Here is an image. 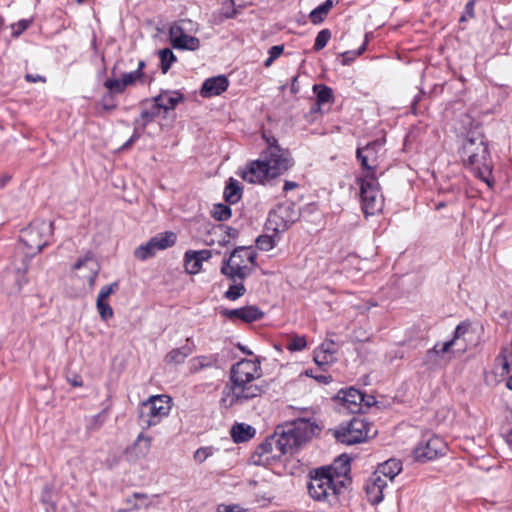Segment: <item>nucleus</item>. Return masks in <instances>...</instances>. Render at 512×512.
Segmentation results:
<instances>
[{
    "label": "nucleus",
    "instance_id": "1",
    "mask_svg": "<svg viewBox=\"0 0 512 512\" xmlns=\"http://www.w3.org/2000/svg\"><path fill=\"white\" fill-rule=\"evenodd\" d=\"M319 430L309 419H297L286 426L280 433L268 437L256 449L251 460L256 465L269 466L288 453L306 443Z\"/></svg>",
    "mask_w": 512,
    "mask_h": 512
},
{
    "label": "nucleus",
    "instance_id": "2",
    "mask_svg": "<svg viewBox=\"0 0 512 512\" xmlns=\"http://www.w3.org/2000/svg\"><path fill=\"white\" fill-rule=\"evenodd\" d=\"M260 377V365L256 360H241L232 366L230 382L222 391L221 405L224 408L242 406L262 394L254 381Z\"/></svg>",
    "mask_w": 512,
    "mask_h": 512
},
{
    "label": "nucleus",
    "instance_id": "3",
    "mask_svg": "<svg viewBox=\"0 0 512 512\" xmlns=\"http://www.w3.org/2000/svg\"><path fill=\"white\" fill-rule=\"evenodd\" d=\"M268 145L262 158L251 162L242 173V178L249 183H263L284 173L292 166V159L287 150L277 144L274 137H266Z\"/></svg>",
    "mask_w": 512,
    "mask_h": 512
},
{
    "label": "nucleus",
    "instance_id": "4",
    "mask_svg": "<svg viewBox=\"0 0 512 512\" xmlns=\"http://www.w3.org/2000/svg\"><path fill=\"white\" fill-rule=\"evenodd\" d=\"M348 472L349 462L341 458L336 460L332 467L317 469L308 485L310 496L316 501L332 503L344 485V481L337 478L346 476Z\"/></svg>",
    "mask_w": 512,
    "mask_h": 512
},
{
    "label": "nucleus",
    "instance_id": "5",
    "mask_svg": "<svg viewBox=\"0 0 512 512\" xmlns=\"http://www.w3.org/2000/svg\"><path fill=\"white\" fill-rule=\"evenodd\" d=\"M463 160L472 167L476 175L491 186V162L484 136L479 131L468 133L462 147Z\"/></svg>",
    "mask_w": 512,
    "mask_h": 512
},
{
    "label": "nucleus",
    "instance_id": "6",
    "mask_svg": "<svg viewBox=\"0 0 512 512\" xmlns=\"http://www.w3.org/2000/svg\"><path fill=\"white\" fill-rule=\"evenodd\" d=\"M257 253L252 248L238 247L223 260L221 273L233 282L243 281L256 267Z\"/></svg>",
    "mask_w": 512,
    "mask_h": 512
},
{
    "label": "nucleus",
    "instance_id": "7",
    "mask_svg": "<svg viewBox=\"0 0 512 512\" xmlns=\"http://www.w3.org/2000/svg\"><path fill=\"white\" fill-rule=\"evenodd\" d=\"M172 408V399L168 395H153L143 401L138 408V419L143 429L158 425L167 417Z\"/></svg>",
    "mask_w": 512,
    "mask_h": 512
},
{
    "label": "nucleus",
    "instance_id": "8",
    "mask_svg": "<svg viewBox=\"0 0 512 512\" xmlns=\"http://www.w3.org/2000/svg\"><path fill=\"white\" fill-rule=\"evenodd\" d=\"M362 210L365 215H375L382 211L384 198L379 183L373 174H363L358 179Z\"/></svg>",
    "mask_w": 512,
    "mask_h": 512
},
{
    "label": "nucleus",
    "instance_id": "9",
    "mask_svg": "<svg viewBox=\"0 0 512 512\" xmlns=\"http://www.w3.org/2000/svg\"><path fill=\"white\" fill-rule=\"evenodd\" d=\"M52 234L53 223L51 221L36 220L21 231L20 240L30 249L31 254H35L43 249Z\"/></svg>",
    "mask_w": 512,
    "mask_h": 512
},
{
    "label": "nucleus",
    "instance_id": "10",
    "mask_svg": "<svg viewBox=\"0 0 512 512\" xmlns=\"http://www.w3.org/2000/svg\"><path fill=\"white\" fill-rule=\"evenodd\" d=\"M376 433L373 427L363 418L353 417L348 423L342 424L334 432L337 441L352 445L365 441Z\"/></svg>",
    "mask_w": 512,
    "mask_h": 512
},
{
    "label": "nucleus",
    "instance_id": "11",
    "mask_svg": "<svg viewBox=\"0 0 512 512\" xmlns=\"http://www.w3.org/2000/svg\"><path fill=\"white\" fill-rule=\"evenodd\" d=\"M468 330V324H459L454 331L452 339L435 344L434 347L428 351V355L435 354L439 357L448 356L449 358H453L464 354L468 349V342L465 338Z\"/></svg>",
    "mask_w": 512,
    "mask_h": 512
},
{
    "label": "nucleus",
    "instance_id": "12",
    "mask_svg": "<svg viewBox=\"0 0 512 512\" xmlns=\"http://www.w3.org/2000/svg\"><path fill=\"white\" fill-rule=\"evenodd\" d=\"M297 213L290 204L278 205L272 210L266 221V230L278 235L289 228L295 222Z\"/></svg>",
    "mask_w": 512,
    "mask_h": 512
},
{
    "label": "nucleus",
    "instance_id": "13",
    "mask_svg": "<svg viewBox=\"0 0 512 512\" xmlns=\"http://www.w3.org/2000/svg\"><path fill=\"white\" fill-rule=\"evenodd\" d=\"M447 451L446 443L438 436L427 434L414 449V458L417 461H430L442 456Z\"/></svg>",
    "mask_w": 512,
    "mask_h": 512
},
{
    "label": "nucleus",
    "instance_id": "14",
    "mask_svg": "<svg viewBox=\"0 0 512 512\" xmlns=\"http://www.w3.org/2000/svg\"><path fill=\"white\" fill-rule=\"evenodd\" d=\"M190 24L189 20H181L170 27L169 39L173 48L191 51L199 49L200 40L186 33V26Z\"/></svg>",
    "mask_w": 512,
    "mask_h": 512
},
{
    "label": "nucleus",
    "instance_id": "15",
    "mask_svg": "<svg viewBox=\"0 0 512 512\" xmlns=\"http://www.w3.org/2000/svg\"><path fill=\"white\" fill-rule=\"evenodd\" d=\"M382 145V142L377 140L357 149V158L360 160L362 168L365 169L364 174L375 175Z\"/></svg>",
    "mask_w": 512,
    "mask_h": 512
},
{
    "label": "nucleus",
    "instance_id": "16",
    "mask_svg": "<svg viewBox=\"0 0 512 512\" xmlns=\"http://www.w3.org/2000/svg\"><path fill=\"white\" fill-rule=\"evenodd\" d=\"M152 437L140 433L135 441L126 448L125 457L128 462L136 463L148 456L151 450Z\"/></svg>",
    "mask_w": 512,
    "mask_h": 512
},
{
    "label": "nucleus",
    "instance_id": "17",
    "mask_svg": "<svg viewBox=\"0 0 512 512\" xmlns=\"http://www.w3.org/2000/svg\"><path fill=\"white\" fill-rule=\"evenodd\" d=\"M74 270L77 277L87 282L89 287H93L96 277L99 273L100 266L97 260L91 255H86L74 264Z\"/></svg>",
    "mask_w": 512,
    "mask_h": 512
},
{
    "label": "nucleus",
    "instance_id": "18",
    "mask_svg": "<svg viewBox=\"0 0 512 512\" xmlns=\"http://www.w3.org/2000/svg\"><path fill=\"white\" fill-rule=\"evenodd\" d=\"M387 486L386 478L372 474L365 486L368 501L373 505L379 504L383 500L384 490Z\"/></svg>",
    "mask_w": 512,
    "mask_h": 512
},
{
    "label": "nucleus",
    "instance_id": "19",
    "mask_svg": "<svg viewBox=\"0 0 512 512\" xmlns=\"http://www.w3.org/2000/svg\"><path fill=\"white\" fill-rule=\"evenodd\" d=\"M337 398L341 401L342 409L351 413H357L361 411V405L364 397L359 390L354 388L341 390L338 393Z\"/></svg>",
    "mask_w": 512,
    "mask_h": 512
},
{
    "label": "nucleus",
    "instance_id": "20",
    "mask_svg": "<svg viewBox=\"0 0 512 512\" xmlns=\"http://www.w3.org/2000/svg\"><path fill=\"white\" fill-rule=\"evenodd\" d=\"M229 81L226 76L219 75L206 79L201 88V95L203 97L218 96L228 88Z\"/></svg>",
    "mask_w": 512,
    "mask_h": 512
},
{
    "label": "nucleus",
    "instance_id": "21",
    "mask_svg": "<svg viewBox=\"0 0 512 512\" xmlns=\"http://www.w3.org/2000/svg\"><path fill=\"white\" fill-rule=\"evenodd\" d=\"M334 348L332 342H324L314 353V362L321 368L329 366L335 361Z\"/></svg>",
    "mask_w": 512,
    "mask_h": 512
},
{
    "label": "nucleus",
    "instance_id": "22",
    "mask_svg": "<svg viewBox=\"0 0 512 512\" xmlns=\"http://www.w3.org/2000/svg\"><path fill=\"white\" fill-rule=\"evenodd\" d=\"M402 470V464L399 460L390 459L378 466L373 473L380 478H386L387 483L391 482Z\"/></svg>",
    "mask_w": 512,
    "mask_h": 512
},
{
    "label": "nucleus",
    "instance_id": "23",
    "mask_svg": "<svg viewBox=\"0 0 512 512\" xmlns=\"http://www.w3.org/2000/svg\"><path fill=\"white\" fill-rule=\"evenodd\" d=\"M181 100L182 96L177 92H162L153 99L158 107L165 112L173 110Z\"/></svg>",
    "mask_w": 512,
    "mask_h": 512
},
{
    "label": "nucleus",
    "instance_id": "24",
    "mask_svg": "<svg viewBox=\"0 0 512 512\" xmlns=\"http://www.w3.org/2000/svg\"><path fill=\"white\" fill-rule=\"evenodd\" d=\"M496 363L501 368V374H508L512 371V338L510 343L502 348L496 358Z\"/></svg>",
    "mask_w": 512,
    "mask_h": 512
},
{
    "label": "nucleus",
    "instance_id": "25",
    "mask_svg": "<svg viewBox=\"0 0 512 512\" xmlns=\"http://www.w3.org/2000/svg\"><path fill=\"white\" fill-rule=\"evenodd\" d=\"M255 435V429L245 423L236 424L231 429V436L236 443L245 442Z\"/></svg>",
    "mask_w": 512,
    "mask_h": 512
},
{
    "label": "nucleus",
    "instance_id": "26",
    "mask_svg": "<svg viewBox=\"0 0 512 512\" xmlns=\"http://www.w3.org/2000/svg\"><path fill=\"white\" fill-rule=\"evenodd\" d=\"M313 92L316 94L318 109L325 104H329L333 101L332 89L323 84H315L313 86Z\"/></svg>",
    "mask_w": 512,
    "mask_h": 512
},
{
    "label": "nucleus",
    "instance_id": "27",
    "mask_svg": "<svg viewBox=\"0 0 512 512\" xmlns=\"http://www.w3.org/2000/svg\"><path fill=\"white\" fill-rule=\"evenodd\" d=\"M241 195L242 191L239 182L233 178H230L224 190L225 200L230 204H234L240 200Z\"/></svg>",
    "mask_w": 512,
    "mask_h": 512
},
{
    "label": "nucleus",
    "instance_id": "28",
    "mask_svg": "<svg viewBox=\"0 0 512 512\" xmlns=\"http://www.w3.org/2000/svg\"><path fill=\"white\" fill-rule=\"evenodd\" d=\"M192 353L190 346L185 345L181 348H176L166 355V362L169 364H180Z\"/></svg>",
    "mask_w": 512,
    "mask_h": 512
},
{
    "label": "nucleus",
    "instance_id": "29",
    "mask_svg": "<svg viewBox=\"0 0 512 512\" xmlns=\"http://www.w3.org/2000/svg\"><path fill=\"white\" fill-rule=\"evenodd\" d=\"M157 251H158V248L155 244V241L150 239L147 243H145L135 249L134 256L137 259L144 261L148 258L153 257Z\"/></svg>",
    "mask_w": 512,
    "mask_h": 512
},
{
    "label": "nucleus",
    "instance_id": "30",
    "mask_svg": "<svg viewBox=\"0 0 512 512\" xmlns=\"http://www.w3.org/2000/svg\"><path fill=\"white\" fill-rule=\"evenodd\" d=\"M135 503L133 510L147 509L151 506H155L158 503V496H149L142 493H134Z\"/></svg>",
    "mask_w": 512,
    "mask_h": 512
},
{
    "label": "nucleus",
    "instance_id": "31",
    "mask_svg": "<svg viewBox=\"0 0 512 512\" xmlns=\"http://www.w3.org/2000/svg\"><path fill=\"white\" fill-rule=\"evenodd\" d=\"M333 7L332 0H326L323 4L316 7L310 13V20L314 24H319L323 22L325 16L328 14L330 9Z\"/></svg>",
    "mask_w": 512,
    "mask_h": 512
},
{
    "label": "nucleus",
    "instance_id": "32",
    "mask_svg": "<svg viewBox=\"0 0 512 512\" xmlns=\"http://www.w3.org/2000/svg\"><path fill=\"white\" fill-rule=\"evenodd\" d=\"M151 239L153 241H155V244H156L158 250H164V249L171 247L175 244L176 235L173 232H165V233L159 234Z\"/></svg>",
    "mask_w": 512,
    "mask_h": 512
},
{
    "label": "nucleus",
    "instance_id": "33",
    "mask_svg": "<svg viewBox=\"0 0 512 512\" xmlns=\"http://www.w3.org/2000/svg\"><path fill=\"white\" fill-rule=\"evenodd\" d=\"M263 313L255 306H247L240 308V320L250 323L260 319Z\"/></svg>",
    "mask_w": 512,
    "mask_h": 512
},
{
    "label": "nucleus",
    "instance_id": "34",
    "mask_svg": "<svg viewBox=\"0 0 512 512\" xmlns=\"http://www.w3.org/2000/svg\"><path fill=\"white\" fill-rule=\"evenodd\" d=\"M160 112L161 109L158 107L157 103L153 101L149 109H144L141 112L140 120L142 121V127L144 128L148 123H150L156 117H158L160 115Z\"/></svg>",
    "mask_w": 512,
    "mask_h": 512
},
{
    "label": "nucleus",
    "instance_id": "35",
    "mask_svg": "<svg viewBox=\"0 0 512 512\" xmlns=\"http://www.w3.org/2000/svg\"><path fill=\"white\" fill-rule=\"evenodd\" d=\"M215 362V359L211 356H199L190 360V370L197 372L203 368L211 367Z\"/></svg>",
    "mask_w": 512,
    "mask_h": 512
},
{
    "label": "nucleus",
    "instance_id": "36",
    "mask_svg": "<svg viewBox=\"0 0 512 512\" xmlns=\"http://www.w3.org/2000/svg\"><path fill=\"white\" fill-rule=\"evenodd\" d=\"M278 235H262L256 240L257 247L262 251H269L273 249L277 243Z\"/></svg>",
    "mask_w": 512,
    "mask_h": 512
},
{
    "label": "nucleus",
    "instance_id": "37",
    "mask_svg": "<svg viewBox=\"0 0 512 512\" xmlns=\"http://www.w3.org/2000/svg\"><path fill=\"white\" fill-rule=\"evenodd\" d=\"M159 57L161 60V69L163 73H167L171 65L176 61V56L170 49L165 48L159 51Z\"/></svg>",
    "mask_w": 512,
    "mask_h": 512
},
{
    "label": "nucleus",
    "instance_id": "38",
    "mask_svg": "<svg viewBox=\"0 0 512 512\" xmlns=\"http://www.w3.org/2000/svg\"><path fill=\"white\" fill-rule=\"evenodd\" d=\"M202 263L194 256L191 251L185 254V269L190 274H196L201 270Z\"/></svg>",
    "mask_w": 512,
    "mask_h": 512
},
{
    "label": "nucleus",
    "instance_id": "39",
    "mask_svg": "<svg viewBox=\"0 0 512 512\" xmlns=\"http://www.w3.org/2000/svg\"><path fill=\"white\" fill-rule=\"evenodd\" d=\"M245 292L246 289L242 281L240 283L235 282V284L231 285L229 289L225 292L224 296L229 300L235 301L241 296H243Z\"/></svg>",
    "mask_w": 512,
    "mask_h": 512
},
{
    "label": "nucleus",
    "instance_id": "40",
    "mask_svg": "<svg viewBox=\"0 0 512 512\" xmlns=\"http://www.w3.org/2000/svg\"><path fill=\"white\" fill-rule=\"evenodd\" d=\"M96 306L102 320L107 321L113 317V309L107 301L97 300Z\"/></svg>",
    "mask_w": 512,
    "mask_h": 512
},
{
    "label": "nucleus",
    "instance_id": "41",
    "mask_svg": "<svg viewBox=\"0 0 512 512\" xmlns=\"http://www.w3.org/2000/svg\"><path fill=\"white\" fill-rule=\"evenodd\" d=\"M212 216L220 221L227 220L231 217V209L224 204H217L212 210Z\"/></svg>",
    "mask_w": 512,
    "mask_h": 512
},
{
    "label": "nucleus",
    "instance_id": "42",
    "mask_svg": "<svg viewBox=\"0 0 512 512\" xmlns=\"http://www.w3.org/2000/svg\"><path fill=\"white\" fill-rule=\"evenodd\" d=\"M330 38H331V33L329 30H327V29L321 30L316 36L315 43H314V49L316 51L323 49L327 45Z\"/></svg>",
    "mask_w": 512,
    "mask_h": 512
},
{
    "label": "nucleus",
    "instance_id": "43",
    "mask_svg": "<svg viewBox=\"0 0 512 512\" xmlns=\"http://www.w3.org/2000/svg\"><path fill=\"white\" fill-rule=\"evenodd\" d=\"M306 345L307 342L305 337L296 335L289 340L287 348L290 351H301L306 347Z\"/></svg>",
    "mask_w": 512,
    "mask_h": 512
},
{
    "label": "nucleus",
    "instance_id": "44",
    "mask_svg": "<svg viewBox=\"0 0 512 512\" xmlns=\"http://www.w3.org/2000/svg\"><path fill=\"white\" fill-rule=\"evenodd\" d=\"M32 19H22L11 25L12 36L19 37L31 24Z\"/></svg>",
    "mask_w": 512,
    "mask_h": 512
},
{
    "label": "nucleus",
    "instance_id": "45",
    "mask_svg": "<svg viewBox=\"0 0 512 512\" xmlns=\"http://www.w3.org/2000/svg\"><path fill=\"white\" fill-rule=\"evenodd\" d=\"M104 86L113 93H122L125 90V85L121 79H108L105 81Z\"/></svg>",
    "mask_w": 512,
    "mask_h": 512
},
{
    "label": "nucleus",
    "instance_id": "46",
    "mask_svg": "<svg viewBox=\"0 0 512 512\" xmlns=\"http://www.w3.org/2000/svg\"><path fill=\"white\" fill-rule=\"evenodd\" d=\"M213 454V449L211 447H201L197 449L194 453V460L202 464L205 462L211 455Z\"/></svg>",
    "mask_w": 512,
    "mask_h": 512
},
{
    "label": "nucleus",
    "instance_id": "47",
    "mask_svg": "<svg viewBox=\"0 0 512 512\" xmlns=\"http://www.w3.org/2000/svg\"><path fill=\"white\" fill-rule=\"evenodd\" d=\"M283 45H275L269 49V57L265 60V67L271 66V64L283 53Z\"/></svg>",
    "mask_w": 512,
    "mask_h": 512
},
{
    "label": "nucleus",
    "instance_id": "48",
    "mask_svg": "<svg viewBox=\"0 0 512 512\" xmlns=\"http://www.w3.org/2000/svg\"><path fill=\"white\" fill-rule=\"evenodd\" d=\"M143 77V72L139 70H134L129 73H125L122 76L123 83L125 87L133 85L137 80H140Z\"/></svg>",
    "mask_w": 512,
    "mask_h": 512
},
{
    "label": "nucleus",
    "instance_id": "49",
    "mask_svg": "<svg viewBox=\"0 0 512 512\" xmlns=\"http://www.w3.org/2000/svg\"><path fill=\"white\" fill-rule=\"evenodd\" d=\"M118 289V283L103 286L98 294L97 300L107 301L108 297Z\"/></svg>",
    "mask_w": 512,
    "mask_h": 512
},
{
    "label": "nucleus",
    "instance_id": "50",
    "mask_svg": "<svg viewBox=\"0 0 512 512\" xmlns=\"http://www.w3.org/2000/svg\"><path fill=\"white\" fill-rule=\"evenodd\" d=\"M217 512H242V509L239 505H235V504H231V505L221 504L217 507Z\"/></svg>",
    "mask_w": 512,
    "mask_h": 512
},
{
    "label": "nucleus",
    "instance_id": "51",
    "mask_svg": "<svg viewBox=\"0 0 512 512\" xmlns=\"http://www.w3.org/2000/svg\"><path fill=\"white\" fill-rule=\"evenodd\" d=\"M194 256L202 263L203 261H207L211 258L212 253L210 250H200V251H191Z\"/></svg>",
    "mask_w": 512,
    "mask_h": 512
},
{
    "label": "nucleus",
    "instance_id": "52",
    "mask_svg": "<svg viewBox=\"0 0 512 512\" xmlns=\"http://www.w3.org/2000/svg\"><path fill=\"white\" fill-rule=\"evenodd\" d=\"M223 315L229 319H240V308L232 309V310H225V311H223Z\"/></svg>",
    "mask_w": 512,
    "mask_h": 512
},
{
    "label": "nucleus",
    "instance_id": "53",
    "mask_svg": "<svg viewBox=\"0 0 512 512\" xmlns=\"http://www.w3.org/2000/svg\"><path fill=\"white\" fill-rule=\"evenodd\" d=\"M25 79L28 82L35 83V82H45V78L40 75H32V74H26Z\"/></svg>",
    "mask_w": 512,
    "mask_h": 512
},
{
    "label": "nucleus",
    "instance_id": "54",
    "mask_svg": "<svg viewBox=\"0 0 512 512\" xmlns=\"http://www.w3.org/2000/svg\"><path fill=\"white\" fill-rule=\"evenodd\" d=\"M313 378L318 381L319 383H324V384H327L330 382L331 380V377L330 376H326V375H315L313 376Z\"/></svg>",
    "mask_w": 512,
    "mask_h": 512
},
{
    "label": "nucleus",
    "instance_id": "55",
    "mask_svg": "<svg viewBox=\"0 0 512 512\" xmlns=\"http://www.w3.org/2000/svg\"><path fill=\"white\" fill-rule=\"evenodd\" d=\"M297 187V184L295 182H292V181H286L285 184H284V187L283 189L285 191H289V190H292L294 188Z\"/></svg>",
    "mask_w": 512,
    "mask_h": 512
},
{
    "label": "nucleus",
    "instance_id": "56",
    "mask_svg": "<svg viewBox=\"0 0 512 512\" xmlns=\"http://www.w3.org/2000/svg\"><path fill=\"white\" fill-rule=\"evenodd\" d=\"M126 503H127V504H129V505H131V509H133V505H134V503H135V500H134V494H133L131 497H129V498H127V499H126Z\"/></svg>",
    "mask_w": 512,
    "mask_h": 512
},
{
    "label": "nucleus",
    "instance_id": "57",
    "mask_svg": "<svg viewBox=\"0 0 512 512\" xmlns=\"http://www.w3.org/2000/svg\"><path fill=\"white\" fill-rule=\"evenodd\" d=\"M506 387L509 389V390H512V375L508 378L507 382H506Z\"/></svg>",
    "mask_w": 512,
    "mask_h": 512
},
{
    "label": "nucleus",
    "instance_id": "58",
    "mask_svg": "<svg viewBox=\"0 0 512 512\" xmlns=\"http://www.w3.org/2000/svg\"><path fill=\"white\" fill-rule=\"evenodd\" d=\"M466 9H467L468 12L472 11V9H473V2L472 1L467 3Z\"/></svg>",
    "mask_w": 512,
    "mask_h": 512
},
{
    "label": "nucleus",
    "instance_id": "59",
    "mask_svg": "<svg viewBox=\"0 0 512 512\" xmlns=\"http://www.w3.org/2000/svg\"><path fill=\"white\" fill-rule=\"evenodd\" d=\"M144 66H145L144 61H139L138 67H137L136 70H139L140 72H142V69H143Z\"/></svg>",
    "mask_w": 512,
    "mask_h": 512
},
{
    "label": "nucleus",
    "instance_id": "60",
    "mask_svg": "<svg viewBox=\"0 0 512 512\" xmlns=\"http://www.w3.org/2000/svg\"><path fill=\"white\" fill-rule=\"evenodd\" d=\"M304 375L307 377H312V378H313V376H315L313 374L312 370H305Z\"/></svg>",
    "mask_w": 512,
    "mask_h": 512
},
{
    "label": "nucleus",
    "instance_id": "61",
    "mask_svg": "<svg viewBox=\"0 0 512 512\" xmlns=\"http://www.w3.org/2000/svg\"><path fill=\"white\" fill-rule=\"evenodd\" d=\"M133 140H134V136H133V137H131V138H130V140H129V141H127V142L124 144V146H123V147L125 148V147L129 146V145L132 143V141H133Z\"/></svg>",
    "mask_w": 512,
    "mask_h": 512
},
{
    "label": "nucleus",
    "instance_id": "62",
    "mask_svg": "<svg viewBox=\"0 0 512 512\" xmlns=\"http://www.w3.org/2000/svg\"><path fill=\"white\" fill-rule=\"evenodd\" d=\"M507 442L508 444L510 445V447L512 448V435H510L507 439Z\"/></svg>",
    "mask_w": 512,
    "mask_h": 512
},
{
    "label": "nucleus",
    "instance_id": "63",
    "mask_svg": "<svg viewBox=\"0 0 512 512\" xmlns=\"http://www.w3.org/2000/svg\"><path fill=\"white\" fill-rule=\"evenodd\" d=\"M22 287V283L21 282H18L17 283V287H16V290L19 291Z\"/></svg>",
    "mask_w": 512,
    "mask_h": 512
},
{
    "label": "nucleus",
    "instance_id": "64",
    "mask_svg": "<svg viewBox=\"0 0 512 512\" xmlns=\"http://www.w3.org/2000/svg\"><path fill=\"white\" fill-rule=\"evenodd\" d=\"M100 418H104V414L103 413H101V414L96 416V419H100Z\"/></svg>",
    "mask_w": 512,
    "mask_h": 512
}]
</instances>
